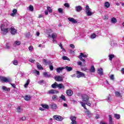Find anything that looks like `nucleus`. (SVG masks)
<instances>
[{
	"instance_id": "nucleus-51",
	"label": "nucleus",
	"mask_w": 124,
	"mask_h": 124,
	"mask_svg": "<svg viewBox=\"0 0 124 124\" xmlns=\"http://www.w3.org/2000/svg\"><path fill=\"white\" fill-rule=\"evenodd\" d=\"M49 69L51 70V71L54 70V66H53V65H49Z\"/></svg>"
},
{
	"instance_id": "nucleus-3",
	"label": "nucleus",
	"mask_w": 124,
	"mask_h": 124,
	"mask_svg": "<svg viewBox=\"0 0 124 124\" xmlns=\"http://www.w3.org/2000/svg\"><path fill=\"white\" fill-rule=\"evenodd\" d=\"M3 27H4V24H1L0 30L2 31L3 34L5 35L10 31V28H5Z\"/></svg>"
},
{
	"instance_id": "nucleus-41",
	"label": "nucleus",
	"mask_w": 124,
	"mask_h": 124,
	"mask_svg": "<svg viewBox=\"0 0 124 124\" xmlns=\"http://www.w3.org/2000/svg\"><path fill=\"white\" fill-rule=\"evenodd\" d=\"M13 64L15 65H18V61L14 60L13 62Z\"/></svg>"
},
{
	"instance_id": "nucleus-45",
	"label": "nucleus",
	"mask_w": 124,
	"mask_h": 124,
	"mask_svg": "<svg viewBox=\"0 0 124 124\" xmlns=\"http://www.w3.org/2000/svg\"><path fill=\"white\" fill-rule=\"evenodd\" d=\"M64 6H65V7H67V8H69V7H70L69 4L68 3H64Z\"/></svg>"
},
{
	"instance_id": "nucleus-39",
	"label": "nucleus",
	"mask_w": 124,
	"mask_h": 124,
	"mask_svg": "<svg viewBox=\"0 0 124 124\" xmlns=\"http://www.w3.org/2000/svg\"><path fill=\"white\" fill-rule=\"evenodd\" d=\"M59 46L61 47V48L62 49V51H64V52H65V49H64L62 46V43L60 44Z\"/></svg>"
},
{
	"instance_id": "nucleus-4",
	"label": "nucleus",
	"mask_w": 124,
	"mask_h": 124,
	"mask_svg": "<svg viewBox=\"0 0 124 124\" xmlns=\"http://www.w3.org/2000/svg\"><path fill=\"white\" fill-rule=\"evenodd\" d=\"M91 10L92 9L90 8V7L88 5L86 6L85 13L87 16H92V15H93V13L92 12Z\"/></svg>"
},
{
	"instance_id": "nucleus-9",
	"label": "nucleus",
	"mask_w": 124,
	"mask_h": 124,
	"mask_svg": "<svg viewBox=\"0 0 124 124\" xmlns=\"http://www.w3.org/2000/svg\"><path fill=\"white\" fill-rule=\"evenodd\" d=\"M0 81L1 82H10V79H8L7 78H5V77H0Z\"/></svg>"
},
{
	"instance_id": "nucleus-15",
	"label": "nucleus",
	"mask_w": 124,
	"mask_h": 124,
	"mask_svg": "<svg viewBox=\"0 0 124 124\" xmlns=\"http://www.w3.org/2000/svg\"><path fill=\"white\" fill-rule=\"evenodd\" d=\"M24 99L26 101H29V100H31V96L26 95L24 97Z\"/></svg>"
},
{
	"instance_id": "nucleus-56",
	"label": "nucleus",
	"mask_w": 124,
	"mask_h": 124,
	"mask_svg": "<svg viewBox=\"0 0 124 124\" xmlns=\"http://www.w3.org/2000/svg\"><path fill=\"white\" fill-rule=\"evenodd\" d=\"M70 46L71 48H72V49H74L75 48V46L73 44H71Z\"/></svg>"
},
{
	"instance_id": "nucleus-64",
	"label": "nucleus",
	"mask_w": 124,
	"mask_h": 124,
	"mask_svg": "<svg viewBox=\"0 0 124 124\" xmlns=\"http://www.w3.org/2000/svg\"><path fill=\"white\" fill-rule=\"evenodd\" d=\"M45 15H48V11H45Z\"/></svg>"
},
{
	"instance_id": "nucleus-2",
	"label": "nucleus",
	"mask_w": 124,
	"mask_h": 124,
	"mask_svg": "<svg viewBox=\"0 0 124 124\" xmlns=\"http://www.w3.org/2000/svg\"><path fill=\"white\" fill-rule=\"evenodd\" d=\"M81 98L83 102H86V105H88V106H91V105H92V104L89 102V99H90V98L88 95H83L81 96Z\"/></svg>"
},
{
	"instance_id": "nucleus-18",
	"label": "nucleus",
	"mask_w": 124,
	"mask_h": 124,
	"mask_svg": "<svg viewBox=\"0 0 124 124\" xmlns=\"http://www.w3.org/2000/svg\"><path fill=\"white\" fill-rule=\"evenodd\" d=\"M108 117H109V124H114V123H113V118H112V116L111 115H109Z\"/></svg>"
},
{
	"instance_id": "nucleus-62",
	"label": "nucleus",
	"mask_w": 124,
	"mask_h": 124,
	"mask_svg": "<svg viewBox=\"0 0 124 124\" xmlns=\"http://www.w3.org/2000/svg\"><path fill=\"white\" fill-rule=\"evenodd\" d=\"M95 119H96V120H97V119H99V115L97 114L95 117Z\"/></svg>"
},
{
	"instance_id": "nucleus-42",
	"label": "nucleus",
	"mask_w": 124,
	"mask_h": 124,
	"mask_svg": "<svg viewBox=\"0 0 124 124\" xmlns=\"http://www.w3.org/2000/svg\"><path fill=\"white\" fill-rule=\"evenodd\" d=\"M43 62L46 63V64H49V63H50L51 62L50 61L47 62V60H46V59H44Z\"/></svg>"
},
{
	"instance_id": "nucleus-61",
	"label": "nucleus",
	"mask_w": 124,
	"mask_h": 124,
	"mask_svg": "<svg viewBox=\"0 0 124 124\" xmlns=\"http://www.w3.org/2000/svg\"><path fill=\"white\" fill-rule=\"evenodd\" d=\"M36 73L37 74V75H39V74H40V73H39V71L36 70Z\"/></svg>"
},
{
	"instance_id": "nucleus-14",
	"label": "nucleus",
	"mask_w": 124,
	"mask_h": 124,
	"mask_svg": "<svg viewBox=\"0 0 124 124\" xmlns=\"http://www.w3.org/2000/svg\"><path fill=\"white\" fill-rule=\"evenodd\" d=\"M56 93H57V91L54 89H51L47 92V93L49 94H55Z\"/></svg>"
},
{
	"instance_id": "nucleus-11",
	"label": "nucleus",
	"mask_w": 124,
	"mask_h": 124,
	"mask_svg": "<svg viewBox=\"0 0 124 124\" xmlns=\"http://www.w3.org/2000/svg\"><path fill=\"white\" fill-rule=\"evenodd\" d=\"M66 93L67 96H72L73 95V91L70 89H68L66 90Z\"/></svg>"
},
{
	"instance_id": "nucleus-8",
	"label": "nucleus",
	"mask_w": 124,
	"mask_h": 124,
	"mask_svg": "<svg viewBox=\"0 0 124 124\" xmlns=\"http://www.w3.org/2000/svg\"><path fill=\"white\" fill-rule=\"evenodd\" d=\"M77 78H81V77H85V74L79 71H77Z\"/></svg>"
},
{
	"instance_id": "nucleus-26",
	"label": "nucleus",
	"mask_w": 124,
	"mask_h": 124,
	"mask_svg": "<svg viewBox=\"0 0 124 124\" xmlns=\"http://www.w3.org/2000/svg\"><path fill=\"white\" fill-rule=\"evenodd\" d=\"M16 13H17V9H15L13 10V13L11 14V16H15Z\"/></svg>"
},
{
	"instance_id": "nucleus-12",
	"label": "nucleus",
	"mask_w": 124,
	"mask_h": 124,
	"mask_svg": "<svg viewBox=\"0 0 124 124\" xmlns=\"http://www.w3.org/2000/svg\"><path fill=\"white\" fill-rule=\"evenodd\" d=\"M53 118L54 120H56V121H58L59 122L62 121V117L61 116L54 115L53 116Z\"/></svg>"
},
{
	"instance_id": "nucleus-54",
	"label": "nucleus",
	"mask_w": 124,
	"mask_h": 124,
	"mask_svg": "<svg viewBox=\"0 0 124 124\" xmlns=\"http://www.w3.org/2000/svg\"><path fill=\"white\" fill-rule=\"evenodd\" d=\"M86 114H87V115H88V116H90V115H91V112H90V111L89 110H87L85 111Z\"/></svg>"
},
{
	"instance_id": "nucleus-44",
	"label": "nucleus",
	"mask_w": 124,
	"mask_h": 124,
	"mask_svg": "<svg viewBox=\"0 0 124 124\" xmlns=\"http://www.w3.org/2000/svg\"><path fill=\"white\" fill-rule=\"evenodd\" d=\"M96 37V34L95 33H93L91 35V38L93 39Z\"/></svg>"
},
{
	"instance_id": "nucleus-55",
	"label": "nucleus",
	"mask_w": 124,
	"mask_h": 124,
	"mask_svg": "<svg viewBox=\"0 0 124 124\" xmlns=\"http://www.w3.org/2000/svg\"><path fill=\"white\" fill-rule=\"evenodd\" d=\"M11 86H12L13 88L14 89H16V85L14 83H11Z\"/></svg>"
},
{
	"instance_id": "nucleus-1",
	"label": "nucleus",
	"mask_w": 124,
	"mask_h": 124,
	"mask_svg": "<svg viewBox=\"0 0 124 124\" xmlns=\"http://www.w3.org/2000/svg\"><path fill=\"white\" fill-rule=\"evenodd\" d=\"M51 87L52 89H57V88H58L59 90H62H62H64L65 89V87L62 83L58 84V83L56 82H54V84H52Z\"/></svg>"
},
{
	"instance_id": "nucleus-22",
	"label": "nucleus",
	"mask_w": 124,
	"mask_h": 124,
	"mask_svg": "<svg viewBox=\"0 0 124 124\" xmlns=\"http://www.w3.org/2000/svg\"><path fill=\"white\" fill-rule=\"evenodd\" d=\"M111 23H112V24H116V23H117V22H118V20H117V19L115 17H113L111 21H110Z\"/></svg>"
},
{
	"instance_id": "nucleus-32",
	"label": "nucleus",
	"mask_w": 124,
	"mask_h": 124,
	"mask_svg": "<svg viewBox=\"0 0 124 124\" xmlns=\"http://www.w3.org/2000/svg\"><path fill=\"white\" fill-rule=\"evenodd\" d=\"M50 108L51 109H56L57 108V105L55 104H53L50 105Z\"/></svg>"
},
{
	"instance_id": "nucleus-28",
	"label": "nucleus",
	"mask_w": 124,
	"mask_h": 124,
	"mask_svg": "<svg viewBox=\"0 0 124 124\" xmlns=\"http://www.w3.org/2000/svg\"><path fill=\"white\" fill-rule=\"evenodd\" d=\"M65 68L68 72L71 71L73 69L72 67H69L68 66H65Z\"/></svg>"
},
{
	"instance_id": "nucleus-35",
	"label": "nucleus",
	"mask_w": 124,
	"mask_h": 124,
	"mask_svg": "<svg viewBox=\"0 0 124 124\" xmlns=\"http://www.w3.org/2000/svg\"><path fill=\"white\" fill-rule=\"evenodd\" d=\"M47 10L50 13H52V12H53V9H52V8L49 6L47 7Z\"/></svg>"
},
{
	"instance_id": "nucleus-58",
	"label": "nucleus",
	"mask_w": 124,
	"mask_h": 124,
	"mask_svg": "<svg viewBox=\"0 0 124 124\" xmlns=\"http://www.w3.org/2000/svg\"><path fill=\"white\" fill-rule=\"evenodd\" d=\"M44 82V80H39L38 83V84H41L42 83H43Z\"/></svg>"
},
{
	"instance_id": "nucleus-63",
	"label": "nucleus",
	"mask_w": 124,
	"mask_h": 124,
	"mask_svg": "<svg viewBox=\"0 0 124 124\" xmlns=\"http://www.w3.org/2000/svg\"><path fill=\"white\" fill-rule=\"evenodd\" d=\"M121 72L123 73V74H124V68H122Z\"/></svg>"
},
{
	"instance_id": "nucleus-40",
	"label": "nucleus",
	"mask_w": 124,
	"mask_h": 124,
	"mask_svg": "<svg viewBox=\"0 0 124 124\" xmlns=\"http://www.w3.org/2000/svg\"><path fill=\"white\" fill-rule=\"evenodd\" d=\"M51 37L52 38H53V39H55V38H56L57 37V34H56V33H52L51 34Z\"/></svg>"
},
{
	"instance_id": "nucleus-5",
	"label": "nucleus",
	"mask_w": 124,
	"mask_h": 124,
	"mask_svg": "<svg viewBox=\"0 0 124 124\" xmlns=\"http://www.w3.org/2000/svg\"><path fill=\"white\" fill-rule=\"evenodd\" d=\"M88 57V55H84L83 53H80V55L78 56V59L81 61V62H83L85 63V60L83 59V58H87Z\"/></svg>"
},
{
	"instance_id": "nucleus-24",
	"label": "nucleus",
	"mask_w": 124,
	"mask_h": 124,
	"mask_svg": "<svg viewBox=\"0 0 124 124\" xmlns=\"http://www.w3.org/2000/svg\"><path fill=\"white\" fill-rule=\"evenodd\" d=\"M43 75L44 77H46V78H50V77H51V75L48 74V73L47 72H44Z\"/></svg>"
},
{
	"instance_id": "nucleus-27",
	"label": "nucleus",
	"mask_w": 124,
	"mask_h": 124,
	"mask_svg": "<svg viewBox=\"0 0 124 124\" xmlns=\"http://www.w3.org/2000/svg\"><path fill=\"white\" fill-rule=\"evenodd\" d=\"M80 104H81L82 107H83V108L84 109H85V110H88L87 109V107H86V103H85L83 102H80Z\"/></svg>"
},
{
	"instance_id": "nucleus-20",
	"label": "nucleus",
	"mask_w": 124,
	"mask_h": 124,
	"mask_svg": "<svg viewBox=\"0 0 124 124\" xmlns=\"http://www.w3.org/2000/svg\"><path fill=\"white\" fill-rule=\"evenodd\" d=\"M90 72H95V68L94 65H92L90 69L89 70Z\"/></svg>"
},
{
	"instance_id": "nucleus-23",
	"label": "nucleus",
	"mask_w": 124,
	"mask_h": 124,
	"mask_svg": "<svg viewBox=\"0 0 124 124\" xmlns=\"http://www.w3.org/2000/svg\"><path fill=\"white\" fill-rule=\"evenodd\" d=\"M41 106H42L43 108H45V109H49V106L48 105L42 104Z\"/></svg>"
},
{
	"instance_id": "nucleus-49",
	"label": "nucleus",
	"mask_w": 124,
	"mask_h": 124,
	"mask_svg": "<svg viewBox=\"0 0 124 124\" xmlns=\"http://www.w3.org/2000/svg\"><path fill=\"white\" fill-rule=\"evenodd\" d=\"M115 95L116 96H121V93H120L119 92H116L115 93Z\"/></svg>"
},
{
	"instance_id": "nucleus-47",
	"label": "nucleus",
	"mask_w": 124,
	"mask_h": 124,
	"mask_svg": "<svg viewBox=\"0 0 124 124\" xmlns=\"http://www.w3.org/2000/svg\"><path fill=\"white\" fill-rule=\"evenodd\" d=\"M17 113H20L21 112V107H18L17 108Z\"/></svg>"
},
{
	"instance_id": "nucleus-36",
	"label": "nucleus",
	"mask_w": 124,
	"mask_h": 124,
	"mask_svg": "<svg viewBox=\"0 0 124 124\" xmlns=\"http://www.w3.org/2000/svg\"><path fill=\"white\" fill-rule=\"evenodd\" d=\"M30 84V79L27 80L26 83L24 84L25 88H27L29 84Z\"/></svg>"
},
{
	"instance_id": "nucleus-50",
	"label": "nucleus",
	"mask_w": 124,
	"mask_h": 124,
	"mask_svg": "<svg viewBox=\"0 0 124 124\" xmlns=\"http://www.w3.org/2000/svg\"><path fill=\"white\" fill-rule=\"evenodd\" d=\"M29 61L30 62H32L33 63L35 62V60H33L32 59H30Z\"/></svg>"
},
{
	"instance_id": "nucleus-21",
	"label": "nucleus",
	"mask_w": 124,
	"mask_h": 124,
	"mask_svg": "<svg viewBox=\"0 0 124 124\" xmlns=\"http://www.w3.org/2000/svg\"><path fill=\"white\" fill-rule=\"evenodd\" d=\"M37 67L38 69H39L40 70H43V69H44L43 67H42L41 65L39 64V63L37 62Z\"/></svg>"
},
{
	"instance_id": "nucleus-16",
	"label": "nucleus",
	"mask_w": 124,
	"mask_h": 124,
	"mask_svg": "<svg viewBox=\"0 0 124 124\" xmlns=\"http://www.w3.org/2000/svg\"><path fill=\"white\" fill-rule=\"evenodd\" d=\"M63 69H64V67H58L56 68V71L57 73H60V72H62Z\"/></svg>"
},
{
	"instance_id": "nucleus-57",
	"label": "nucleus",
	"mask_w": 124,
	"mask_h": 124,
	"mask_svg": "<svg viewBox=\"0 0 124 124\" xmlns=\"http://www.w3.org/2000/svg\"><path fill=\"white\" fill-rule=\"evenodd\" d=\"M103 20H105V21H107V20H108V17L105 16L104 17H103Z\"/></svg>"
},
{
	"instance_id": "nucleus-30",
	"label": "nucleus",
	"mask_w": 124,
	"mask_h": 124,
	"mask_svg": "<svg viewBox=\"0 0 124 124\" xmlns=\"http://www.w3.org/2000/svg\"><path fill=\"white\" fill-rule=\"evenodd\" d=\"M52 100H53L54 101H55V100H58V95H54L52 96Z\"/></svg>"
},
{
	"instance_id": "nucleus-29",
	"label": "nucleus",
	"mask_w": 124,
	"mask_h": 124,
	"mask_svg": "<svg viewBox=\"0 0 124 124\" xmlns=\"http://www.w3.org/2000/svg\"><path fill=\"white\" fill-rule=\"evenodd\" d=\"M104 6L107 8H109V7H110V3L108 2H106L104 4Z\"/></svg>"
},
{
	"instance_id": "nucleus-17",
	"label": "nucleus",
	"mask_w": 124,
	"mask_h": 124,
	"mask_svg": "<svg viewBox=\"0 0 124 124\" xmlns=\"http://www.w3.org/2000/svg\"><path fill=\"white\" fill-rule=\"evenodd\" d=\"M97 72L98 74L103 75V69H102V68H100V69H98Z\"/></svg>"
},
{
	"instance_id": "nucleus-10",
	"label": "nucleus",
	"mask_w": 124,
	"mask_h": 124,
	"mask_svg": "<svg viewBox=\"0 0 124 124\" xmlns=\"http://www.w3.org/2000/svg\"><path fill=\"white\" fill-rule=\"evenodd\" d=\"M10 31H11V33L13 35H15V34H17V30L15 29V28H14L13 27L10 28Z\"/></svg>"
},
{
	"instance_id": "nucleus-7",
	"label": "nucleus",
	"mask_w": 124,
	"mask_h": 124,
	"mask_svg": "<svg viewBox=\"0 0 124 124\" xmlns=\"http://www.w3.org/2000/svg\"><path fill=\"white\" fill-rule=\"evenodd\" d=\"M54 79L57 82H62L63 80L62 77L61 76H56L54 77Z\"/></svg>"
},
{
	"instance_id": "nucleus-25",
	"label": "nucleus",
	"mask_w": 124,
	"mask_h": 124,
	"mask_svg": "<svg viewBox=\"0 0 124 124\" xmlns=\"http://www.w3.org/2000/svg\"><path fill=\"white\" fill-rule=\"evenodd\" d=\"M114 118H115V119H117V120H120V119H121V115L115 113L114 114Z\"/></svg>"
},
{
	"instance_id": "nucleus-53",
	"label": "nucleus",
	"mask_w": 124,
	"mask_h": 124,
	"mask_svg": "<svg viewBox=\"0 0 124 124\" xmlns=\"http://www.w3.org/2000/svg\"><path fill=\"white\" fill-rule=\"evenodd\" d=\"M111 80H114V75H111L109 76Z\"/></svg>"
},
{
	"instance_id": "nucleus-13",
	"label": "nucleus",
	"mask_w": 124,
	"mask_h": 124,
	"mask_svg": "<svg viewBox=\"0 0 124 124\" xmlns=\"http://www.w3.org/2000/svg\"><path fill=\"white\" fill-rule=\"evenodd\" d=\"M68 20L69 21V22H71L72 24H77L78 22L76 19H74L72 17H69L68 18Z\"/></svg>"
},
{
	"instance_id": "nucleus-52",
	"label": "nucleus",
	"mask_w": 124,
	"mask_h": 124,
	"mask_svg": "<svg viewBox=\"0 0 124 124\" xmlns=\"http://www.w3.org/2000/svg\"><path fill=\"white\" fill-rule=\"evenodd\" d=\"M62 60H63V61H66L67 60H68L67 59H68V58L66 56H64L62 57Z\"/></svg>"
},
{
	"instance_id": "nucleus-38",
	"label": "nucleus",
	"mask_w": 124,
	"mask_h": 124,
	"mask_svg": "<svg viewBox=\"0 0 124 124\" xmlns=\"http://www.w3.org/2000/svg\"><path fill=\"white\" fill-rule=\"evenodd\" d=\"M58 12L59 13H61V14H62V13H63V10H62V9L61 8H59L58 9Z\"/></svg>"
},
{
	"instance_id": "nucleus-6",
	"label": "nucleus",
	"mask_w": 124,
	"mask_h": 124,
	"mask_svg": "<svg viewBox=\"0 0 124 124\" xmlns=\"http://www.w3.org/2000/svg\"><path fill=\"white\" fill-rule=\"evenodd\" d=\"M70 119L71 121V124H77V122H76V117L71 116L70 117Z\"/></svg>"
},
{
	"instance_id": "nucleus-59",
	"label": "nucleus",
	"mask_w": 124,
	"mask_h": 124,
	"mask_svg": "<svg viewBox=\"0 0 124 124\" xmlns=\"http://www.w3.org/2000/svg\"><path fill=\"white\" fill-rule=\"evenodd\" d=\"M26 119L27 118H26V117H22L21 120H22V121H26Z\"/></svg>"
},
{
	"instance_id": "nucleus-46",
	"label": "nucleus",
	"mask_w": 124,
	"mask_h": 124,
	"mask_svg": "<svg viewBox=\"0 0 124 124\" xmlns=\"http://www.w3.org/2000/svg\"><path fill=\"white\" fill-rule=\"evenodd\" d=\"M81 70L82 71H85L86 72L88 71V69H87V67L81 68Z\"/></svg>"
},
{
	"instance_id": "nucleus-48",
	"label": "nucleus",
	"mask_w": 124,
	"mask_h": 124,
	"mask_svg": "<svg viewBox=\"0 0 124 124\" xmlns=\"http://www.w3.org/2000/svg\"><path fill=\"white\" fill-rule=\"evenodd\" d=\"M29 51H30V52H31V51L33 50V46H30L29 47Z\"/></svg>"
},
{
	"instance_id": "nucleus-43",
	"label": "nucleus",
	"mask_w": 124,
	"mask_h": 124,
	"mask_svg": "<svg viewBox=\"0 0 124 124\" xmlns=\"http://www.w3.org/2000/svg\"><path fill=\"white\" fill-rule=\"evenodd\" d=\"M15 44L16 45H21V42L20 41H16L15 42Z\"/></svg>"
},
{
	"instance_id": "nucleus-60",
	"label": "nucleus",
	"mask_w": 124,
	"mask_h": 124,
	"mask_svg": "<svg viewBox=\"0 0 124 124\" xmlns=\"http://www.w3.org/2000/svg\"><path fill=\"white\" fill-rule=\"evenodd\" d=\"M78 65H81V66H82V62H78Z\"/></svg>"
},
{
	"instance_id": "nucleus-19",
	"label": "nucleus",
	"mask_w": 124,
	"mask_h": 124,
	"mask_svg": "<svg viewBox=\"0 0 124 124\" xmlns=\"http://www.w3.org/2000/svg\"><path fill=\"white\" fill-rule=\"evenodd\" d=\"M76 11L80 12L83 9V8L81 6H78L76 7Z\"/></svg>"
},
{
	"instance_id": "nucleus-37",
	"label": "nucleus",
	"mask_w": 124,
	"mask_h": 124,
	"mask_svg": "<svg viewBox=\"0 0 124 124\" xmlns=\"http://www.w3.org/2000/svg\"><path fill=\"white\" fill-rule=\"evenodd\" d=\"M29 10L30 11H33V6L30 5L29 7Z\"/></svg>"
},
{
	"instance_id": "nucleus-34",
	"label": "nucleus",
	"mask_w": 124,
	"mask_h": 124,
	"mask_svg": "<svg viewBox=\"0 0 124 124\" xmlns=\"http://www.w3.org/2000/svg\"><path fill=\"white\" fill-rule=\"evenodd\" d=\"M2 90L5 91V92H9L10 91V89L6 88L5 86L2 87Z\"/></svg>"
},
{
	"instance_id": "nucleus-33",
	"label": "nucleus",
	"mask_w": 124,
	"mask_h": 124,
	"mask_svg": "<svg viewBox=\"0 0 124 124\" xmlns=\"http://www.w3.org/2000/svg\"><path fill=\"white\" fill-rule=\"evenodd\" d=\"M60 98L62 100H63V101H65L66 100V99H65V96H64L63 94H62Z\"/></svg>"
},
{
	"instance_id": "nucleus-31",
	"label": "nucleus",
	"mask_w": 124,
	"mask_h": 124,
	"mask_svg": "<svg viewBox=\"0 0 124 124\" xmlns=\"http://www.w3.org/2000/svg\"><path fill=\"white\" fill-rule=\"evenodd\" d=\"M109 61H111L113 58H115V55L114 54H109Z\"/></svg>"
}]
</instances>
